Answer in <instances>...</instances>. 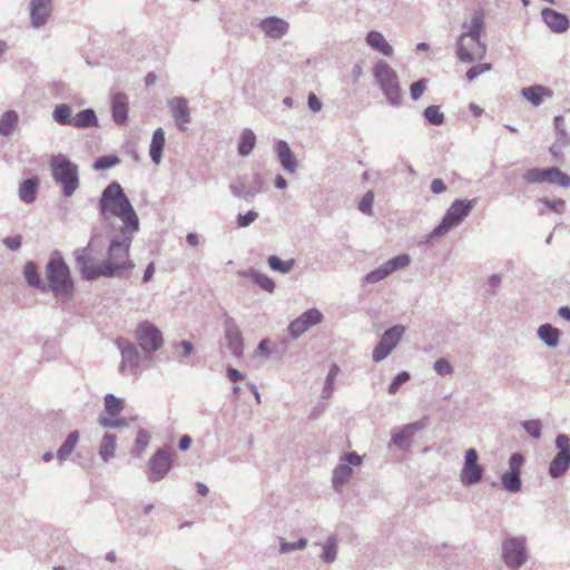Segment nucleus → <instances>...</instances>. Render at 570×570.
<instances>
[{"instance_id": "1", "label": "nucleus", "mask_w": 570, "mask_h": 570, "mask_svg": "<svg viewBox=\"0 0 570 570\" xmlns=\"http://www.w3.org/2000/svg\"><path fill=\"white\" fill-rule=\"evenodd\" d=\"M99 215L104 220L117 217L121 220L120 228L139 229V218L121 185L117 181L108 184L98 200Z\"/></svg>"}, {"instance_id": "2", "label": "nucleus", "mask_w": 570, "mask_h": 570, "mask_svg": "<svg viewBox=\"0 0 570 570\" xmlns=\"http://www.w3.org/2000/svg\"><path fill=\"white\" fill-rule=\"evenodd\" d=\"M139 229L119 228V233L110 238L107 258L102 261L105 277H121L135 267L130 259V247Z\"/></svg>"}, {"instance_id": "3", "label": "nucleus", "mask_w": 570, "mask_h": 570, "mask_svg": "<svg viewBox=\"0 0 570 570\" xmlns=\"http://www.w3.org/2000/svg\"><path fill=\"white\" fill-rule=\"evenodd\" d=\"M51 176L56 184L61 186L62 195L71 197L79 188V166L66 155L58 154L50 160Z\"/></svg>"}, {"instance_id": "4", "label": "nucleus", "mask_w": 570, "mask_h": 570, "mask_svg": "<svg viewBox=\"0 0 570 570\" xmlns=\"http://www.w3.org/2000/svg\"><path fill=\"white\" fill-rule=\"evenodd\" d=\"M46 278L48 292H52L56 297L71 296L73 293V282L70 276L68 265L62 257H51L46 266Z\"/></svg>"}, {"instance_id": "5", "label": "nucleus", "mask_w": 570, "mask_h": 570, "mask_svg": "<svg viewBox=\"0 0 570 570\" xmlns=\"http://www.w3.org/2000/svg\"><path fill=\"white\" fill-rule=\"evenodd\" d=\"M478 199H455L446 209L442 220L428 235L426 240L432 242L444 236L452 228L458 227L476 205Z\"/></svg>"}, {"instance_id": "6", "label": "nucleus", "mask_w": 570, "mask_h": 570, "mask_svg": "<svg viewBox=\"0 0 570 570\" xmlns=\"http://www.w3.org/2000/svg\"><path fill=\"white\" fill-rule=\"evenodd\" d=\"M373 76L389 104L393 107L400 106L402 102V92L394 69L387 62L379 60L373 67Z\"/></svg>"}, {"instance_id": "7", "label": "nucleus", "mask_w": 570, "mask_h": 570, "mask_svg": "<svg viewBox=\"0 0 570 570\" xmlns=\"http://www.w3.org/2000/svg\"><path fill=\"white\" fill-rule=\"evenodd\" d=\"M97 238L98 234L94 230L88 245L81 248H77L73 253L76 266L79 269L82 278L86 281H96L100 277H105V274H102V261L95 263L91 254L92 246L95 245Z\"/></svg>"}, {"instance_id": "8", "label": "nucleus", "mask_w": 570, "mask_h": 570, "mask_svg": "<svg viewBox=\"0 0 570 570\" xmlns=\"http://www.w3.org/2000/svg\"><path fill=\"white\" fill-rule=\"evenodd\" d=\"M455 53L460 62L473 63L487 55V45L481 38L461 33L455 43Z\"/></svg>"}, {"instance_id": "9", "label": "nucleus", "mask_w": 570, "mask_h": 570, "mask_svg": "<svg viewBox=\"0 0 570 570\" xmlns=\"http://www.w3.org/2000/svg\"><path fill=\"white\" fill-rule=\"evenodd\" d=\"M522 179L528 185L551 184L563 188L570 187V175L558 167L527 169Z\"/></svg>"}, {"instance_id": "10", "label": "nucleus", "mask_w": 570, "mask_h": 570, "mask_svg": "<svg viewBox=\"0 0 570 570\" xmlns=\"http://www.w3.org/2000/svg\"><path fill=\"white\" fill-rule=\"evenodd\" d=\"M135 338L145 353L157 352L164 344L161 331L149 321L140 322L137 325Z\"/></svg>"}, {"instance_id": "11", "label": "nucleus", "mask_w": 570, "mask_h": 570, "mask_svg": "<svg viewBox=\"0 0 570 570\" xmlns=\"http://www.w3.org/2000/svg\"><path fill=\"white\" fill-rule=\"evenodd\" d=\"M362 464V456L356 452H348L341 456L338 464L332 473V487L340 493L353 475V468Z\"/></svg>"}, {"instance_id": "12", "label": "nucleus", "mask_w": 570, "mask_h": 570, "mask_svg": "<svg viewBox=\"0 0 570 570\" xmlns=\"http://www.w3.org/2000/svg\"><path fill=\"white\" fill-rule=\"evenodd\" d=\"M554 443L558 453L550 462L549 475L552 479H559L564 475L570 468V438L567 434H559Z\"/></svg>"}, {"instance_id": "13", "label": "nucleus", "mask_w": 570, "mask_h": 570, "mask_svg": "<svg viewBox=\"0 0 570 570\" xmlns=\"http://www.w3.org/2000/svg\"><path fill=\"white\" fill-rule=\"evenodd\" d=\"M502 558L511 569H519L527 559L525 539L522 537L508 538L502 543Z\"/></svg>"}, {"instance_id": "14", "label": "nucleus", "mask_w": 570, "mask_h": 570, "mask_svg": "<svg viewBox=\"0 0 570 570\" xmlns=\"http://www.w3.org/2000/svg\"><path fill=\"white\" fill-rule=\"evenodd\" d=\"M404 332L405 327L403 325H394L386 330L372 352L373 361L379 363L385 360L399 345Z\"/></svg>"}, {"instance_id": "15", "label": "nucleus", "mask_w": 570, "mask_h": 570, "mask_svg": "<svg viewBox=\"0 0 570 570\" xmlns=\"http://www.w3.org/2000/svg\"><path fill=\"white\" fill-rule=\"evenodd\" d=\"M410 263H411V258L407 254L397 255V256L386 261L377 268L367 273L364 276L363 282L365 284L379 283V282L385 279L386 277H389L390 275H392L393 273L407 267L410 265Z\"/></svg>"}, {"instance_id": "16", "label": "nucleus", "mask_w": 570, "mask_h": 570, "mask_svg": "<svg viewBox=\"0 0 570 570\" xmlns=\"http://www.w3.org/2000/svg\"><path fill=\"white\" fill-rule=\"evenodd\" d=\"M478 460L479 455L475 449L465 451L463 466L460 471V482L463 485L471 487L482 480L484 469Z\"/></svg>"}, {"instance_id": "17", "label": "nucleus", "mask_w": 570, "mask_h": 570, "mask_svg": "<svg viewBox=\"0 0 570 570\" xmlns=\"http://www.w3.org/2000/svg\"><path fill=\"white\" fill-rule=\"evenodd\" d=\"M121 354L119 371L122 375L137 376L141 371L139 366L140 353L135 344L129 342L118 343Z\"/></svg>"}, {"instance_id": "18", "label": "nucleus", "mask_w": 570, "mask_h": 570, "mask_svg": "<svg viewBox=\"0 0 570 570\" xmlns=\"http://www.w3.org/2000/svg\"><path fill=\"white\" fill-rule=\"evenodd\" d=\"M264 180L261 174H254L250 183L245 181V177H239L235 183L229 185L233 196L249 200L263 191Z\"/></svg>"}, {"instance_id": "19", "label": "nucleus", "mask_w": 570, "mask_h": 570, "mask_svg": "<svg viewBox=\"0 0 570 570\" xmlns=\"http://www.w3.org/2000/svg\"><path fill=\"white\" fill-rule=\"evenodd\" d=\"M149 481H160L171 469V455L167 448L159 449L154 453L148 462Z\"/></svg>"}, {"instance_id": "20", "label": "nucleus", "mask_w": 570, "mask_h": 570, "mask_svg": "<svg viewBox=\"0 0 570 570\" xmlns=\"http://www.w3.org/2000/svg\"><path fill=\"white\" fill-rule=\"evenodd\" d=\"M322 321L323 314L316 308H309L289 323L288 332L292 337L297 338Z\"/></svg>"}, {"instance_id": "21", "label": "nucleus", "mask_w": 570, "mask_h": 570, "mask_svg": "<svg viewBox=\"0 0 570 570\" xmlns=\"http://www.w3.org/2000/svg\"><path fill=\"white\" fill-rule=\"evenodd\" d=\"M173 119L180 131H186L191 121L188 100L185 97H174L168 100Z\"/></svg>"}, {"instance_id": "22", "label": "nucleus", "mask_w": 570, "mask_h": 570, "mask_svg": "<svg viewBox=\"0 0 570 570\" xmlns=\"http://www.w3.org/2000/svg\"><path fill=\"white\" fill-rule=\"evenodd\" d=\"M224 333L227 347L233 356L237 358L242 357L244 353L243 336L236 322L233 318L228 317L225 320Z\"/></svg>"}, {"instance_id": "23", "label": "nucleus", "mask_w": 570, "mask_h": 570, "mask_svg": "<svg viewBox=\"0 0 570 570\" xmlns=\"http://www.w3.org/2000/svg\"><path fill=\"white\" fill-rule=\"evenodd\" d=\"M51 0H31L30 2V19L35 28L45 26L51 13Z\"/></svg>"}, {"instance_id": "24", "label": "nucleus", "mask_w": 570, "mask_h": 570, "mask_svg": "<svg viewBox=\"0 0 570 570\" xmlns=\"http://www.w3.org/2000/svg\"><path fill=\"white\" fill-rule=\"evenodd\" d=\"M542 20L556 33H562L569 29L570 21L568 17L551 8H544L541 11Z\"/></svg>"}, {"instance_id": "25", "label": "nucleus", "mask_w": 570, "mask_h": 570, "mask_svg": "<svg viewBox=\"0 0 570 570\" xmlns=\"http://www.w3.org/2000/svg\"><path fill=\"white\" fill-rule=\"evenodd\" d=\"M275 153L284 170L288 174H295L297 171V159L285 140H278L276 142Z\"/></svg>"}, {"instance_id": "26", "label": "nucleus", "mask_w": 570, "mask_h": 570, "mask_svg": "<svg viewBox=\"0 0 570 570\" xmlns=\"http://www.w3.org/2000/svg\"><path fill=\"white\" fill-rule=\"evenodd\" d=\"M259 29L272 39H281L288 31V23L277 17H268L263 19Z\"/></svg>"}, {"instance_id": "27", "label": "nucleus", "mask_w": 570, "mask_h": 570, "mask_svg": "<svg viewBox=\"0 0 570 570\" xmlns=\"http://www.w3.org/2000/svg\"><path fill=\"white\" fill-rule=\"evenodd\" d=\"M111 116L117 125H124L128 120V99L124 92H117L112 96Z\"/></svg>"}, {"instance_id": "28", "label": "nucleus", "mask_w": 570, "mask_h": 570, "mask_svg": "<svg viewBox=\"0 0 570 570\" xmlns=\"http://www.w3.org/2000/svg\"><path fill=\"white\" fill-rule=\"evenodd\" d=\"M365 42L370 48L385 57H392L394 53L393 47L386 41L383 33L380 31H368L365 37Z\"/></svg>"}, {"instance_id": "29", "label": "nucleus", "mask_w": 570, "mask_h": 570, "mask_svg": "<svg viewBox=\"0 0 570 570\" xmlns=\"http://www.w3.org/2000/svg\"><path fill=\"white\" fill-rule=\"evenodd\" d=\"M238 275L242 277L250 278L257 286H259L262 289L268 293H273L275 289V282L269 276H267L264 273H261L255 268L239 271Z\"/></svg>"}, {"instance_id": "30", "label": "nucleus", "mask_w": 570, "mask_h": 570, "mask_svg": "<svg viewBox=\"0 0 570 570\" xmlns=\"http://www.w3.org/2000/svg\"><path fill=\"white\" fill-rule=\"evenodd\" d=\"M165 146V131L163 128H157L153 132L151 142L149 146V156L155 165L161 161L163 150Z\"/></svg>"}, {"instance_id": "31", "label": "nucleus", "mask_w": 570, "mask_h": 570, "mask_svg": "<svg viewBox=\"0 0 570 570\" xmlns=\"http://www.w3.org/2000/svg\"><path fill=\"white\" fill-rule=\"evenodd\" d=\"M538 337L551 348H554L559 344L561 332L549 323L542 324L537 331Z\"/></svg>"}, {"instance_id": "32", "label": "nucleus", "mask_w": 570, "mask_h": 570, "mask_svg": "<svg viewBox=\"0 0 570 570\" xmlns=\"http://www.w3.org/2000/svg\"><path fill=\"white\" fill-rule=\"evenodd\" d=\"M521 94L528 101H530L535 107L542 104L544 96H552V91L541 85L525 87L521 90Z\"/></svg>"}, {"instance_id": "33", "label": "nucleus", "mask_w": 570, "mask_h": 570, "mask_svg": "<svg viewBox=\"0 0 570 570\" xmlns=\"http://www.w3.org/2000/svg\"><path fill=\"white\" fill-rule=\"evenodd\" d=\"M98 125L96 111L92 108H87L80 110L76 116H73L71 126L82 129L98 127Z\"/></svg>"}, {"instance_id": "34", "label": "nucleus", "mask_w": 570, "mask_h": 570, "mask_svg": "<svg viewBox=\"0 0 570 570\" xmlns=\"http://www.w3.org/2000/svg\"><path fill=\"white\" fill-rule=\"evenodd\" d=\"M23 276H24V279L27 282V284L31 287H35V288H38L40 289L42 293H47L48 292V288H47V285L46 283H42L41 282V278L39 276V273H38V268H37V265L36 263L33 262H28L26 265H24V268H23Z\"/></svg>"}, {"instance_id": "35", "label": "nucleus", "mask_w": 570, "mask_h": 570, "mask_svg": "<svg viewBox=\"0 0 570 570\" xmlns=\"http://www.w3.org/2000/svg\"><path fill=\"white\" fill-rule=\"evenodd\" d=\"M39 183L40 180L37 176L26 179L20 185L19 198L26 204L33 203L36 199Z\"/></svg>"}, {"instance_id": "36", "label": "nucleus", "mask_w": 570, "mask_h": 570, "mask_svg": "<svg viewBox=\"0 0 570 570\" xmlns=\"http://www.w3.org/2000/svg\"><path fill=\"white\" fill-rule=\"evenodd\" d=\"M117 438L115 434L106 433L99 445L98 454L104 462L110 461L115 456Z\"/></svg>"}, {"instance_id": "37", "label": "nucleus", "mask_w": 570, "mask_h": 570, "mask_svg": "<svg viewBox=\"0 0 570 570\" xmlns=\"http://www.w3.org/2000/svg\"><path fill=\"white\" fill-rule=\"evenodd\" d=\"M255 145H256L255 132L249 128H245L240 134L239 142L237 146L238 154L243 157L250 155Z\"/></svg>"}, {"instance_id": "38", "label": "nucleus", "mask_w": 570, "mask_h": 570, "mask_svg": "<svg viewBox=\"0 0 570 570\" xmlns=\"http://www.w3.org/2000/svg\"><path fill=\"white\" fill-rule=\"evenodd\" d=\"M19 122L18 112L14 110L6 111L0 118V136L8 137L17 128Z\"/></svg>"}, {"instance_id": "39", "label": "nucleus", "mask_w": 570, "mask_h": 570, "mask_svg": "<svg viewBox=\"0 0 570 570\" xmlns=\"http://www.w3.org/2000/svg\"><path fill=\"white\" fill-rule=\"evenodd\" d=\"M79 441V432L72 431L57 451V459L60 463L65 462L75 450Z\"/></svg>"}, {"instance_id": "40", "label": "nucleus", "mask_w": 570, "mask_h": 570, "mask_svg": "<svg viewBox=\"0 0 570 570\" xmlns=\"http://www.w3.org/2000/svg\"><path fill=\"white\" fill-rule=\"evenodd\" d=\"M463 28L466 29L463 33L469 36H475L481 38L484 30V14L482 10H478L473 13L470 23H463Z\"/></svg>"}, {"instance_id": "41", "label": "nucleus", "mask_w": 570, "mask_h": 570, "mask_svg": "<svg viewBox=\"0 0 570 570\" xmlns=\"http://www.w3.org/2000/svg\"><path fill=\"white\" fill-rule=\"evenodd\" d=\"M52 119L60 126L72 125V108L68 104H59L52 111Z\"/></svg>"}, {"instance_id": "42", "label": "nucleus", "mask_w": 570, "mask_h": 570, "mask_svg": "<svg viewBox=\"0 0 570 570\" xmlns=\"http://www.w3.org/2000/svg\"><path fill=\"white\" fill-rule=\"evenodd\" d=\"M338 540L336 535H330L322 544L321 559L325 563H333L337 557Z\"/></svg>"}, {"instance_id": "43", "label": "nucleus", "mask_w": 570, "mask_h": 570, "mask_svg": "<svg viewBox=\"0 0 570 570\" xmlns=\"http://www.w3.org/2000/svg\"><path fill=\"white\" fill-rule=\"evenodd\" d=\"M502 488L510 493H518L522 488L521 474L505 471L501 476Z\"/></svg>"}, {"instance_id": "44", "label": "nucleus", "mask_w": 570, "mask_h": 570, "mask_svg": "<svg viewBox=\"0 0 570 570\" xmlns=\"http://www.w3.org/2000/svg\"><path fill=\"white\" fill-rule=\"evenodd\" d=\"M267 262H268V266L272 271L278 272L281 274L289 273L295 265V261L293 258L287 259V261H282L276 255H271L268 257Z\"/></svg>"}, {"instance_id": "45", "label": "nucleus", "mask_w": 570, "mask_h": 570, "mask_svg": "<svg viewBox=\"0 0 570 570\" xmlns=\"http://www.w3.org/2000/svg\"><path fill=\"white\" fill-rule=\"evenodd\" d=\"M105 409L110 416H118L124 410V400L108 393L105 396Z\"/></svg>"}, {"instance_id": "46", "label": "nucleus", "mask_w": 570, "mask_h": 570, "mask_svg": "<svg viewBox=\"0 0 570 570\" xmlns=\"http://www.w3.org/2000/svg\"><path fill=\"white\" fill-rule=\"evenodd\" d=\"M340 367L336 364H333L326 375L324 387L322 390V397L327 400L332 396L334 392V382L338 375Z\"/></svg>"}, {"instance_id": "47", "label": "nucleus", "mask_w": 570, "mask_h": 570, "mask_svg": "<svg viewBox=\"0 0 570 570\" xmlns=\"http://www.w3.org/2000/svg\"><path fill=\"white\" fill-rule=\"evenodd\" d=\"M423 116L429 124L434 126H440L444 122V115L436 105L426 107L423 111Z\"/></svg>"}, {"instance_id": "48", "label": "nucleus", "mask_w": 570, "mask_h": 570, "mask_svg": "<svg viewBox=\"0 0 570 570\" xmlns=\"http://www.w3.org/2000/svg\"><path fill=\"white\" fill-rule=\"evenodd\" d=\"M149 444V434L145 430H139L136 436L132 455L140 458Z\"/></svg>"}, {"instance_id": "49", "label": "nucleus", "mask_w": 570, "mask_h": 570, "mask_svg": "<svg viewBox=\"0 0 570 570\" xmlns=\"http://www.w3.org/2000/svg\"><path fill=\"white\" fill-rule=\"evenodd\" d=\"M306 546L307 540L305 538H301L296 542H286L284 539H281L279 551L281 553H288L294 550H303Z\"/></svg>"}, {"instance_id": "50", "label": "nucleus", "mask_w": 570, "mask_h": 570, "mask_svg": "<svg viewBox=\"0 0 570 570\" xmlns=\"http://www.w3.org/2000/svg\"><path fill=\"white\" fill-rule=\"evenodd\" d=\"M410 379H411V375L409 372H406V371L400 372L393 379V381L390 383V385L387 386V392L390 394H395L400 390L401 385L406 383Z\"/></svg>"}, {"instance_id": "51", "label": "nucleus", "mask_w": 570, "mask_h": 570, "mask_svg": "<svg viewBox=\"0 0 570 570\" xmlns=\"http://www.w3.org/2000/svg\"><path fill=\"white\" fill-rule=\"evenodd\" d=\"M492 69L491 63H478L472 66L465 73L469 81L475 80L479 76L490 71Z\"/></svg>"}, {"instance_id": "52", "label": "nucleus", "mask_w": 570, "mask_h": 570, "mask_svg": "<svg viewBox=\"0 0 570 570\" xmlns=\"http://www.w3.org/2000/svg\"><path fill=\"white\" fill-rule=\"evenodd\" d=\"M522 428L533 439L538 440L541 438L542 425L539 420H529L522 423Z\"/></svg>"}, {"instance_id": "53", "label": "nucleus", "mask_w": 570, "mask_h": 570, "mask_svg": "<svg viewBox=\"0 0 570 570\" xmlns=\"http://www.w3.org/2000/svg\"><path fill=\"white\" fill-rule=\"evenodd\" d=\"M433 370L441 376L452 375L454 372L451 363L444 357L438 358L434 362Z\"/></svg>"}, {"instance_id": "54", "label": "nucleus", "mask_w": 570, "mask_h": 570, "mask_svg": "<svg viewBox=\"0 0 570 570\" xmlns=\"http://www.w3.org/2000/svg\"><path fill=\"white\" fill-rule=\"evenodd\" d=\"M98 421L101 426L107 428V429H117V428H122V426L128 425L126 419L117 417V416H110V417L101 416V417H99Z\"/></svg>"}, {"instance_id": "55", "label": "nucleus", "mask_w": 570, "mask_h": 570, "mask_svg": "<svg viewBox=\"0 0 570 570\" xmlns=\"http://www.w3.org/2000/svg\"><path fill=\"white\" fill-rule=\"evenodd\" d=\"M118 163L119 158L117 156H101L95 161L94 168L96 170L109 169L116 166Z\"/></svg>"}, {"instance_id": "56", "label": "nucleus", "mask_w": 570, "mask_h": 570, "mask_svg": "<svg viewBox=\"0 0 570 570\" xmlns=\"http://www.w3.org/2000/svg\"><path fill=\"white\" fill-rule=\"evenodd\" d=\"M540 202L551 212L561 214L564 210L566 202L562 198L549 199L542 198Z\"/></svg>"}, {"instance_id": "57", "label": "nucleus", "mask_w": 570, "mask_h": 570, "mask_svg": "<svg viewBox=\"0 0 570 570\" xmlns=\"http://www.w3.org/2000/svg\"><path fill=\"white\" fill-rule=\"evenodd\" d=\"M258 218V213L255 210H248L246 214H238L237 215V226L240 228L248 227L250 224H253Z\"/></svg>"}, {"instance_id": "58", "label": "nucleus", "mask_w": 570, "mask_h": 570, "mask_svg": "<svg viewBox=\"0 0 570 570\" xmlns=\"http://www.w3.org/2000/svg\"><path fill=\"white\" fill-rule=\"evenodd\" d=\"M374 202V194L373 191H367L362 197L361 202L358 203V209L363 214L371 215L372 214V205Z\"/></svg>"}, {"instance_id": "59", "label": "nucleus", "mask_w": 570, "mask_h": 570, "mask_svg": "<svg viewBox=\"0 0 570 570\" xmlns=\"http://www.w3.org/2000/svg\"><path fill=\"white\" fill-rule=\"evenodd\" d=\"M524 462V458L520 453H513L509 459V472H515L521 474V466Z\"/></svg>"}, {"instance_id": "60", "label": "nucleus", "mask_w": 570, "mask_h": 570, "mask_svg": "<svg viewBox=\"0 0 570 570\" xmlns=\"http://www.w3.org/2000/svg\"><path fill=\"white\" fill-rule=\"evenodd\" d=\"M425 424L422 421H416L413 423L405 424L401 430L403 434L410 440L416 432L423 430Z\"/></svg>"}, {"instance_id": "61", "label": "nucleus", "mask_w": 570, "mask_h": 570, "mask_svg": "<svg viewBox=\"0 0 570 570\" xmlns=\"http://www.w3.org/2000/svg\"><path fill=\"white\" fill-rule=\"evenodd\" d=\"M426 86L425 80L420 79L415 82H413L410 87V94L413 100H417L424 92Z\"/></svg>"}, {"instance_id": "62", "label": "nucleus", "mask_w": 570, "mask_h": 570, "mask_svg": "<svg viewBox=\"0 0 570 570\" xmlns=\"http://www.w3.org/2000/svg\"><path fill=\"white\" fill-rule=\"evenodd\" d=\"M409 439L406 438L405 434H403V431L400 430V431H396V432H393L392 433V438H391V442L389 444V448H391L392 445L396 446V448H403L405 441H407Z\"/></svg>"}, {"instance_id": "63", "label": "nucleus", "mask_w": 570, "mask_h": 570, "mask_svg": "<svg viewBox=\"0 0 570 570\" xmlns=\"http://www.w3.org/2000/svg\"><path fill=\"white\" fill-rule=\"evenodd\" d=\"M307 106L313 112H320L323 108L322 101L314 92H309L307 97Z\"/></svg>"}, {"instance_id": "64", "label": "nucleus", "mask_w": 570, "mask_h": 570, "mask_svg": "<svg viewBox=\"0 0 570 570\" xmlns=\"http://www.w3.org/2000/svg\"><path fill=\"white\" fill-rule=\"evenodd\" d=\"M2 243L10 250H18L21 247V236L6 237Z\"/></svg>"}]
</instances>
